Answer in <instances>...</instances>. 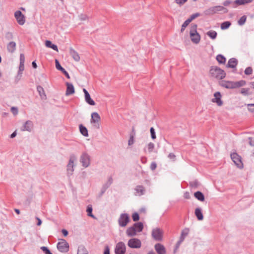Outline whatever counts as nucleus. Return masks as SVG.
<instances>
[{
	"label": "nucleus",
	"mask_w": 254,
	"mask_h": 254,
	"mask_svg": "<svg viewBox=\"0 0 254 254\" xmlns=\"http://www.w3.org/2000/svg\"><path fill=\"white\" fill-rule=\"evenodd\" d=\"M249 139L250 145L254 148V149H252L251 151L254 154V140H253L252 138H250Z\"/></svg>",
	"instance_id": "obj_48"
},
{
	"label": "nucleus",
	"mask_w": 254,
	"mask_h": 254,
	"mask_svg": "<svg viewBox=\"0 0 254 254\" xmlns=\"http://www.w3.org/2000/svg\"><path fill=\"white\" fill-rule=\"evenodd\" d=\"M247 19V17L245 15L243 16L240 18V19L238 21V24L240 25H243L246 22Z\"/></svg>",
	"instance_id": "obj_37"
},
{
	"label": "nucleus",
	"mask_w": 254,
	"mask_h": 254,
	"mask_svg": "<svg viewBox=\"0 0 254 254\" xmlns=\"http://www.w3.org/2000/svg\"><path fill=\"white\" fill-rule=\"evenodd\" d=\"M154 248L158 254H166V249L162 244H157Z\"/></svg>",
	"instance_id": "obj_19"
},
{
	"label": "nucleus",
	"mask_w": 254,
	"mask_h": 254,
	"mask_svg": "<svg viewBox=\"0 0 254 254\" xmlns=\"http://www.w3.org/2000/svg\"><path fill=\"white\" fill-rule=\"evenodd\" d=\"M69 53L70 56L72 57V58L75 62H77L80 61V56L76 51L71 48L70 49Z\"/></svg>",
	"instance_id": "obj_21"
},
{
	"label": "nucleus",
	"mask_w": 254,
	"mask_h": 254,
	"mask_svg": "<svg viewBox=\"0 0 254 254\" xmlns=\"http://www.w3.org/2000/svg\"><path fill=\"white\" fill-rule=\"evenodd\" d=\"M36 219H37V221H38L37 225H38V226H40V225H41V224H42V221H41V220L40 218H39L38 217H36Z\"/></svg>",
	"instance_id": "obj_63"
},
{
	"label": "nucleus",
	"mask_w": 254,
	"mask_h": 254,
	"mask_svg": "<svg viewBox=\"0 0 254 254\" xmlns=\"http://www.w3.org/2000/svg\"><path fill=\"white\" fill-rule=\"evenodd\" d=\"M188 232H189L188 229L184 230L182 232L181 237H184L185 238L188 235Z\"/></svg>",
	"instance_id": "obj_52"
},
{
	"label": "nucleus",
	"mask_w": 254,
	"mask_h": 254,
	"mask_svg": "<svg viewBox=\"0 0 254 254\" xmlns=\"http://www.w3.org/2000/svg\"><path fill=\"white\" fill-rule=\"evenodd\" d=\"M253 69L251 67H248L246 68L245 70V73L246 75H250L252 73Z\"/></svg>",
	"instance_id": "obj_44"
},
{
	"label": "nucleus",
	"mask_w": 254,
	"mask_h": 254,
	"mask_svg": "<svg viewBox=\"0 0 254 254\" xmlns=\"http://www.w3.org/2000/svg\"><path fill=\"white\" fill-rule=\"evenodd\" d=\"M126 251V247L124 243L120 242L117 244L115 249L116 254H125Z\"/></svg>",
	"instance_id": "obj_11"
},
{
	"label": "nucleus",
	"mask_w": 254,
	"mask_h": 254,
	"mask_svg": "<svg viewBox=\"0 0 254 254\" xmlns=\"http://www.w3.org/2000/svg\"><path fill=\"white\" fill-rule=\"evenodd\" d=\"M136 190L139 195L142 194L144 191V188L142 186H138L136 188Z\"/></svg>",
	"instance_id": "obj_41"
},
{
	"label": "nucleus",
	"mask_w": 254,
	"mask_h": 254,
	"mask_svg": "<svg viewBox=\"0 0 254 254\" xmlns=\"http://www.w3.org/2000/svg\"><path fill=\"white\" fill-rule=\"evenodd\" d=\"M248 106V110L252 112H254V104H249L247 105Z\"/></svg>",
	"instance_id": "obj_50"
},
{
	"label": "nucleus",
	"mask_w": 254,
	"mask_h": 254,
	"mask_svg": "<svg viewBox=\"0 0 254 254\" xmlns=\"http://www.w3.org/2000/svg\"><path fill=\"white\" fill-rule=\"evenodd\" d=\"M83 91L84 93L85 101L90 105L94 106L95 105V103L91 99L88 92L85 88L83 89Z\"/></svg>",
	"instance_id": "obj_16"
},
{
	"label": "nucleus",
	"mask_w": 254,
	"mask_h": 254,
	"mask_svg": "<svg viewBox=\"0 0 254 254\" xmlns=\"http://www.w3.org/2000/svg\"><path fill=\"white\" fill-rule=\"evenodd\" d=\"M231 3V1L230 0H226L223 2L224 6H227Z\"/></svg>",
	"instance_id": "obj_58"
},
{
	"label": "nucleus",
	"mask_w": 254,
	"mask_h": 254,
	"mask_svg": "<svg viewBox=\"0 0 254 254\" xmlns=\"http://www.w3.org/2000/svg\"><path fill=\"white\" fill-rule=\"evenodd\" d=\"M195 215L198 220H202L203 219V215L199 208H197L195 210Z\"/></svg>",
	"instance_id": "obj_25"
},
{
	"label": "nucleus",
	"mask_w": 254,
	"mask_h": 254,
	"mask_svg": "<svg viewBox=\"0 0 254 254\" xmlns=\"http://www.w3.org/2000/svg\"><path fill=\"white\" fill-rule=\"evenodd\" d=\"M209 72L211 77L219 80L224 78L226 75L224 70L216 66H212Z\"/></svg>",
	"instance_id": "obj_3"
},
{
	"label": "nucleus",
	"mask_w": 254,
	"mask_h": 254,
	"mask_svg": "<svg viewBox=\"0 0 254 254\" xmlns=\"http://www.w3.org/2000/svg\"><path fill=\"white\" fill-rule=\"evenodd\" d=\"M55 64H56V67L57 69L63 71L64 70V68L61 65L59 61L58 60H55Z\"/></svg>",
	"instance_id": "obj_36"
},
{
	"label": "nucleus",
	"mask_w": 254,
	"mask_h": 254,
	"mask_svg": "<svg viewBox=\"0 0 254 254\" xmlns=\"http://www.w3.org/2000/svg\"><path fill=\"white\" fill-rule=\"evenodd\" d=\"M20 64H24V56L22 54H20Z\"/></svg>",
	"instance_id": "obj_56"
},
{
	"label": "nucleus",
	"mask_w": 254,
	"mask_h": 254,
	"mask_svg": "<svg viewBox=\"0 0 254 254\" xmlns=\"http://www.w3.org/2000/svg\"><path fill=\"white\" fill-rule=\"evenodd\" d=\"M11 111L14 115H16L18 113V110L15 107H12Z\"/></svg>",
	"instance_id": "obj_54"
},
{
	"label": "nucleus",
	"mask_w": 254,
	"mask_h": 254,
	"mask_svg": "<svg viewBox=\"0 0 254 254\" xmlns=\"http://www.w3.org/2000/svg\"><path fill=\"white\" fill-rule=\"evenodd\" d=\"M77 254H88V251L83 247H80L78 249Z\"/></svg>",
	"instance_id": "obj_34"
},
{
	"label": "nucleus",
	"mask_w": 254,
	"mask_h": 254,
	"mask_svg": "<svg viewBox=\"0 0 254 254\" xmlns=\"http://www.w3.org/2000/svg\"><path fill=\"white\" fill-rule=\"evenodd\" d=\"M143 229V225L141 222L136 223L127 229L126 234L128 237H133L136 236L137 233L141 232Z\"/></svg>",
	"instance_id": "obj_2"
},
{
	"label": "nucleus",
	"mask_w": 254,
	"mask_h": 254,
	"mask_svg": "<svg viewBox=\"0 0 254 254\" xmlns=\"http://www.w3.org/2000/svg\"><path fill=\"white\" fill-rule=\"evenodd\" d=\"M231 25V23L229 21H225L221 23V29L222 30H225L228 29Z\"/></svg>",
	"instance_id": "obj_32"
},
{
	"label": "nucleus",
	"mask_w": 254,
	"mask_h": 254,
	"mask_svg": "<svg viewBox=\"0 0 254 254\" xmlns=\"http://www.w3.org/2000/svg\"><path fill=\"white\" fill-rule=\"evenodd\" d=\"M15 47L16 44L14 42H11L7 45V50L10 53H13L15 51Z\"/></svg>",
	"instance_id": "obj_27"
},
{
	"label": "nucleus",
	"mask_w": 254,
	"mask_h": 254,
	"mask_svg": "<svg viewBox=\"0 0 254 254\" xmlns=\"http://www.w3.org/2000/svg\"><path fill=\"white\" fill-rule=\"evenodd\" d=\"M14 16L19 25H23L25 23V17L20 11H16L14 13Z\"/></svg>",
	"instance_id": "obj_12"
},
{
	"label": "nucleus",
	"mask_w": 254,
	"mask_h": 254,
	"mask_svg": "<svg viewBox=\"0 0 254 254\" xmlns=\"http://www.w3.org/2000/svg\"><path fill=\"white\" fill-rule=\"evenodd\" d=\"M92 206L91 205H88V207H87V212L88 213V215L89 216H90V217H92L94 218V216H93V215L92 213Z\"/></svg>",
	"instance_id": "obj_40"
},
{
	"label": "nucleus",
	"mask_w": 254,
	"mask_h": 254,
	"mask_svg": "<svg viewBox=\"0 0 254 254\" xmlns=\"http://www.w3.org/2000/svg\"><path fill=\"white\" fill-rule=\"evenodd\" d=\"M253 0H236L235 3L237 5H244L252 2Z\"/></svg>",
	"instance_id": "obj_30"
},
{
	"label": "nucleus",
	"mask_w": 254,
	"mask_h": 254,
	"mask_svg": "<svg viewBox=\"0 0 254 254\" xmlns=\"http://www.w3.org/2000/svg\"><path fill=\"white\" fill-rule=\"evenodd\" d=\"M66 90L65 92V95L66 96H69L70 95L73 94L75 92V89L73 85L70 83L66 82Z\"/></svg>",
	"instance_id": "obj_18"
},
{
	"label": "nucleus",
	"mask_w": 254,
	"mask_h": 254,
	"mask_svg": "<svg viewBox=\"0 0 254 254\" xmlns=\"http://www.w3.org/2000/svg\"><path fill=\"white\" fill-rule=\"evenodd\" d=\"M58 249L62 253H65L68 251L69 246L65 240L62 239L57 245Z\"/></svg>",
	"instance_id": "obj_10"
},
{
	"label": "nucleus",
	"mask_w": 254,
	"mask_h": 254,
	"mask_svg": "<svg viewBox=\"0 0 254 254\" xmlns=\"http://www.w3.org/2000/svg\"><path fill=\"white\" fill-rule=\"evenodd\" d=\"M62 72L66 76V77L68 79L70 78V76L67 73V72L64 69V70L62 71Z\"/></svg>",
	"instance_id": "obj_59"
},
{
	"label": "nucleus",
	"mask_w": 254,
	"mask_h": 254,
	"mask_svg": "<svg viewBox=\"0 0 254 254\" xmlns=\"http://www.w3.org/2000/svg\"><path fill=\"white\" fill-rule=\"evenodd\" d=\"M80 161L84 167H88L90 163L89 156L87 154H83L80 157Z\"/></svg>",
	"instance_id": "obj_15"
},
{
	"label": "nucleus",
	"mask_w": 254,
	"mask_h": 254,
	"mask_svg": "<svg viewBox=\"0 0 254 254\" xmlns=\"http://www.w3.org/2000/svg\"><path fill=\"white\" fill-rule=\"evenodd\" d=\"M222 95L220 92H216L214 94V98L212 99V102L215 103L219 106L223 104V101L221 100Z\"/></svg>",
	"instance_id": "obj_13"
},
{
	"label": "nucleus",
	"mask_w": 254,
	"mask_h": 254,
	"mask_svg": "<svg viewBox=\"0 0 254 254\" xmlns=\"http://www.w3.org/2000/svg\"><path fill=\"white\" fill-rule=\"evenodd\" d=\"M151 235L155 240L161 241L163 240V231L159 228H155L152 230Z\"/></svg>",
	"instance_id": "obj_6"
},
{
	"label": "nucleus",
	"mask_w": 254,
	"mask_h": 254,
	"mask_svg": "<svg viewBox=\"0 0 254 254\" xmlns=\"http://www.w3.org/2000/svg\"><path fill=\"white\" fill-rule=\"evenodd\" d=\"M32 65L33 68H36L37 67V64L35 61L32 63Z\"/></svg>",
	"instance_id": "obj_64"
},
{
	"label": "nucleus",
	"mask_w": 254,
	"mask_h": 254,
	"mask_svg": "<svg viewBox=\"0 0 254 254\" xmlns=\"http://www.w3.org/2000/svg\"><path fill=\"white\" fill-rule=\"evenodd\" d=\"M156 167H157V164L156 163H155V162L151 163V164L150 165V169L152 170H155L156 169Z\"/></svg>",
	"instance_id": "obj_53"
},
{
	"label": "nucleus",
	"mask_w": 254,
	"mask_h": 254,
	"mask_svg": "<svg viewBox=\"0 0 254 254\" xmlns=\"http://www.w3.org/2000/svg\"><path fill=\"white\" fill-rule=\"evenodd\" d=\"M184 237H180V240L177 242V243L176 244L175 249L174 250V253H176L177 252V251L178 249L179 248L180 244L184 241Z\"/></svg>",
	"instance_id": "obj_38"
},
{
	"label": "nucleus",
	"mask_w": 254,
	"mask_h": 254,
	"mask_svg": "<svg viewBox=\"0 0 254 254\" xmlns=\"http://www.w3.org/2000/svg\"><path fill=\"white\" fill-rule=\"evenodd\" d=\"M37 90L39 92V94L40 97L42 98H45L46 97V94L45 93L44 89L42 87H41L40 86H38L37 87Z\"/></svg>",
	"instance_id": "obj_31"
},
{
	"label": "nucleus",
	"mask_w": 254,
	"mask_h": 254,
	"mask_svg": "<svg viewBox=\"0 0 254 254\" xmlns=\"http://www.w3.org/2000/svg\"><path fill=\"white\" fill-rule=\"evenodd\" d=\"M41 250L45 253V254H52L50 250L46 247H42Z\"/></svg>",
	"instance_id": "obj_47"
},
{
	"label": "nucleus",
	"mask_w": 254,
	"mask_h": 254,
	"mask_svg": "<svg viewBox=\"0 0 254 254\" xmlns=\"http://www.w3.org/2000/svg\"><path fill=\"white\" fill-rule=\"evenodd\" d=\"M62 233L64 235V236H65V237L66 236L68 235L67 231L65 230V229L62 230Z\"/></svg>",
	"instance_id": "obj_60"
},
{
	"label": "nucleus",
	"mask_w": 254,
	"mask_h": 254,
	"mask_svg": "<svg viewBox=\"0 0 254 254\" xmlns=\"http://www.w3.org/2000/svg\"><path fill=\"white\" fill-rule=\"evenodd\" d=\"M220 11H223L224 13L228 12V9L223 6L217 5L211 7L205 11V13L206 15H213Z\"/></svg>",
	"instance_id": "obj_5"
},
{
	"label": "nucleus",
	"mask_w": 254,
	"mask_h": 254,
	"mask_svg": "<svg viewBox=\"0 0 254 254\" xmlns=\"http://www.w3.org/2000/svg\"><path fill=\"white\" fill-rule=\"evenodd\" d=\"M194 195L196 198L201 201H203L204 200V195L201 192L199 191L195 192L194 194Z\"/></svg>",
	"instance_id": "obj_26"
},
{
	"label": "nucleus",
	"mask_w": 254,
	"mask_h": 254,
	"mask_svg": "<svg viewBox=\"0 0 254 254\" xmlns=\"http://www.w3.org/2000/svg\"><path fill=\"white\" fill-rule=\"evenodd\" d=\"M187 1V0H176V2L179 4H183Z\"/></svg>",
	"instance_id": "obj_55"
},
{
	"label": "nucleus",
	"mask_w": 254,
	"mask_h": 254,
	"mask_svg": "<svg viewBox=\"0 0 254 254\" xmlns=\"http://www.w3.org/2000/svg\"><path fill=\"white\" fill-rule=\"evenodd\" d=\"M241 93L244 95H248L249 93V89L248 88H242L241 90Z\"/></svg>",
	"instance_id": "obj_42"
},
{
	"label": "nucleus",
	"mask_w": 254,
	"mask_h": 254,
	"mask_svg": "<svg viewBox=\"0 0 254 254\" xmlns=\"http://www.w3.org/2000/svg\"><path fill=\"white\" fill-rule=\"evenodd\" d=\"M133 136L132 135H130V138L128 141V145H131L133 144L134 143V139H133Z\"/></svg>",
	"instance_id": "obj_51"
},
{
	"label": "nucleus",
	"mask_w": 254,
	"mask_h": 254,
	"mask_svg": "<svg viewBox=\"0 0 254 254\" xmlns=\"http://www.w3.org/2000/svg\"><path fill=\"white\" fill-rule=\"evenodd\" d=\"M190 22L188 19L186 20L184 22V23L182 25V28L181 29V32H183L185 30V28L188 26V25L190 24Z\"/></svg>",
	"instance_id": "obj_35"
},
{
	"label": "nucleus",
	"mask_w": 254,
	"mask_h": 254,
	"mask_svg": "<svg viewBox=\"0 0 254 254\" xmlns=\"http://www.w3.org/2000/svg\"><path fill=\"white\" fill-rule=\"evenodd\" d=\"M237 64V60L235 58H232L229 60L227 66L228 67L234 68L236 66Z\"/></svg>",
	"instance_id": "obj_23"
},
{
	"label": "nucleus",
	"mask_w": 254,
	"mask_h": 254,
	"mask_svg": "<svg viewBox=\"0 0 254 254\" xmlns=\"http://www.w3.org/2000/svg\"><path fill=\"white\" fill-rule=\"evenodd\" d=\"M33 127L32 122L30 121H27L25 122L23 128L22 129L23 131H30Z\"/></svg>",
	"instance_id": "obj_22"
},
{
	"label": "nucleus",
	"mask_w": 254,
	"mask_h": 254,
	"mask_svg": "<svg viewBox=\"0 0 254 254\" xmlns=\"http://www.w3.org/2000/svg\"><path fill=\"white\" fill-rule=\"evenodd\" d=\"M101 118L99 114L97 112H93L91 114V123L92 124H99L100 122Z\"/></svg>",
	"instance_id": "obj_20"
},
{
	"label": "nucleus",
	"mask_w": 254,
	"mask_h": 254,
	"mask_svg": "<svg viewBox=\"0 0 254 254\" xmlns=\"http://www.w3.org/2000/svg\"><path fill=\"white\" fill-rule=\"evenodd\" d=\"M89 19L88 15L85 13H81L79 14L77 18L76 21L79 24L87 21Z\"/></svg>",
	"instance_id": "obj_17"
},
{
	"label": "nucleus",
	"mask_w": 254,
	"mask_h": 254,
	"mask_svg": "<svg viewBox=\"0 0 254 254\" xmlns=\"http://www.w3.org/2000/svg\"><path fill=\"white\" fill-rule=\"evenodd\" d=\"M246 84L245 80H241L238 81L222 80L219 82V85L227 89H235L244 86Z\"/></svg>",
	"instance_id": "obj_1"
},
{
	"label": "nucleus",
	"mask_w": 254,
	"mask_h": 254,
	"mask_svg": "<svg viewBox=\"0 0 254 254\" xmlns=\"http://www.w3.org/2000/svg\"><path fill=\"white\" fill-rule=\"evenodd\" d=\"M24 68V64H20L19 65V70L23 71Z\"/></svg>",
	"instance_id": "obj_62"
},
{
	"label": "nucleus",
	"mask_w": 254,
	"mask_h": 254,
	"mask_svg": "<svg viewBox=\"0 0 254 254\" xmlns=\"http://www.w3.org/2000/svg\"><path fill=\"white\" fill-rule=\"evenodd\" d=\"M150 133H151V138L153 139H154L156 138V135H155V130L154 129L153 127H151L150 128Z\"/></svg>",
	"instance_id": "obj_46"
},
{
	"label": "nucleus",
	"mask_w": 254,
	"mask_h": 254,
	"mask_svg": "<svg viewBox=\"0 0 254 254\" xmlns=\"http://www.w3.org/2000/svg\"><path fill=\"white\" fill-rule=\"evenodd\" d=\"M130 221L129 217L126 213L122 214L119 219L118 222L119 225L121 227H125L129 223Z\"/></svg>",
	"instance_id": "obj_9"
},
{
	"label": "nucleus",
	"mask_w": 254,
	"mask_h": 254,
	"mask_svg": "<svg viewBox=\"0 0 254 254\" xmlns=\"http://www.w3.org/2000/svg\"><path fill=\"white\" fill-rule=\"evenodd\" d=\"M184 237H180V240L177 242V243L176 244L175 249L174 250V253H176L177 252V251L178 249L179 248L180 244L184 241Z\"/></svg>",
	"instance_id": "obj_39"
},
{
	"label": "nucleus",
	"mask_w": 254,
	"mask_h": 254,
	"mask_svg": "<svg viewBox=\"0 0 254 254\" xmlns=\"http://www.w3.org/2000/svg\"><path fill=\"white\" fill-rule=\"evenodd\" d=\"M127 245L130 248L139 249L141 246V242L138 239L131 238L128 240Z\"/></svg>",
	"instance_id": "obj_8"
},
{
	"label": "nucleus",
	"mask_w": 254,
	"mask_h": 254,
	"mask_svg": "<svg viewBox=\"0 0 254 254\" xmlns=\"http://www.w3.org/2000/svg\"><path fill=\"white\" fill-rule=\"evenodd\" d=\"M231 157L235 165L239 168H243V163L242 161V157L236 153H233L231 154Z\"/></svg>",
	"instance_id": "obj_7"
},
{
	"label": "nucleus",
	"mask_w": 254,
	"mask_h": 254,
	"mask_svg": "<svg viewBox=\"0 0 254 254\" xmlns=\"http://www.w3.org/2000/svg\"><path fill=\"white\" fill-rule=\"evenodd\" d=\"M79 129L82 135H83L85 136H88V131L87 128L85 127H84L82 125H80L79 126Z\"/></svg>",
	"instance_id": "obj_29"
},
{
	"label": "nucleus",
	"mask_w": 254,
	"mask_h": 254,
	"mask_svg": "<svg viewBox=\"0 0 254 254\" xmlns=\"http://www.w3.org/2000/svg\"><path fill=\"white\" fill-rule=\"evenodd\" d=\"M216 60L220 64H224L226 62L225 58L221 55L217 56Z\"/></svg>",
	"instance_id": "obj_33"
},
{
	"label": "nucleus",
	"mask_w": 254,
	"mask_h": 254,
	"mask_svg": "<svg viewBox=\"0 0 254 254\" xmlns=\"http://www.w3.org/2000/svg\"><path fill=\"white\" fill-rule=\"evenodd\" d=\"M132 218L134 221H137L139 220V216L138 214L137 213L135 212L132 214Z\"/></svg>",
	"instance_id": "obj_45"
},
{
	"label": "nucleus",
	"mask_w": 254,
	"mask_h": 254,
	"mask_svg": "<svg viewBox=\"0 0 254 254\" xmlns=\"http://www.w3.org/2000/svg\"><path fill=\"white\" fill-rule=\"evenodd\" d=\"M45 46L48 47L53 49L54 50L58 52V48L57 45L52 44L51 41L49 40H46L45 41Z\"/></svg>",
	"instance_id": "obj_24"
},
{
	"label": "nucleus",
	"mask_w": 254,
	"mask_h": 254,
	"mask_svg": "<svg viewBox=\"0 0 254 254\" xmlns=\"http://www.w3.org/2000/svg\"><path fill=\"white\" fill-rule=\"evenodd\" d=\"M168 157L171 159L174 160L175 159L176 156L174 154L171 153L168 155Z\"/></svg>",
	"instance_id": "obj_57"
},
{
	"label": "nucleus",
	"mask_w": 254,
	"mask_h": 254,
	"mask_svg": "<svg viewBox=\"0 0 254 254\" xmlns=\"http://www.w3.org/2000/svg\"><path fill=\"white\" fill-rule=\"evenodd\" d=\"M207 36H208L212 39H215L216 38L217 33L214 30H210L206 33Z\"/></svg>",
	"instance_id": "obj_28"
},
{
	"label": "nucleus",
	"mask_w": 254,
	"mask_h": 254,
	"mask_svg": "<svg viewBox=\"0 0 254 254\" xmlns=\"http://www.w3.org/2000/svg\"><path fill=\"white\" fill-rule=\"evenodd\" d=\"M197 27L196 24H192L190 31L191 41L194 44H198L200 40V36L197 32Z\"/></svg>",
	"instance_id": "obj_4"
},
{
	"label": "nucleus",
	"mask_w": 254,
	"mask_h": 254,
	"mask_svg": "<svg viewBox=\"0 0 254 254\" xmlns=\"http://www.w3.org/2000/svg\"><path fill=\"white\" fill-rule=\"evenodd\" d=\"M76 160V158L74 156H72L70 157L69 162L67 166V171L68 173L72 174L73 172L74 162Z\"/></svg>",
	"instance_id": "obj_14"
},
{
	"label": "nucleus",
	"mask_w": 254,
	"mask_h": 254,
	"mask_svg": "<svg viewBox=\"0 0 254 254\" xmlns=\"http://www.w3.org/2000/svg\"><path fill=\"white\" fill-rule=\"evenodd\" d=\"M199 15H200V14L199 13H196L192 14L190 16V17L189 18H188V19L190 21V22H191V21L192 20H193L195 18L198 17Z\"/></svg>",
	"instance_id": "obj_43"
},
{
	"label": "nucleus",
	"mask_w": 254,
	"mask_h": 254,
	"mask_svg": "<svg viewBox=\"0 0 254 254\" xmlns=\"http://www.w3.org/2000/svg\"><path fill=\"white\" fill-rule=\"evenodd\" d=\"M149 152H152L154 147V145L153 143L150 142L147 146Z\"/></svg>",
	"instance_id": "obj_49"
},
{
	"label": "nucleus",
	"mask_w": 254,
	"mask_h": 254,
	"mask_svg": "<svg viewBox=\"0 0 254 254\" xmlns=\"http://www.w3.org/2000/svg\"><path fill=\"white\" fill-rule=\"evenodd\" d=\"M104 254H110V250L108 247L105 248Z\"/></svg>",
	"instance_id": "obj_61"
}]
</instances>
